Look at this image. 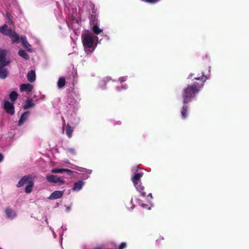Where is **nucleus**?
<instances>
[{
	"mask_svg": "<svg viewBox=\"0 0 249 249\" xmlns=\"http://www.w3.org/2000/svg\"><path fill=\"white\" fill-rule=\"evenodd\" d=\"M46 179L51 183H59L60 184H63L64 183V181L61 178L51 174L46 176Z\"/></svg>",
	"mask_w": 249,
	"mask_h": 249,
	"instance_id": "20e7f679",
	"label": "nucleus"
},
{
	"mask_svg": "<svg viewBox=\"0 0 249 249\" xmlns=\"http://www.w3.org/2000/svg\"><path fill=\"white\" fill-rule=\"evenodd\" d=\"M5 213L8 218H13L16 216V213L9 208L5 210Z\"/></svg>",
	"mask_w": 249,
	"mask_h": 249,
	"instance_id": "f3484780",
	"label": "nucleus"
},
{
	"mask_svg": "<svg viewBox=\"0 0 249 249\" xmlns=\"http://www.w3.org/2000/svg\"><path fill=\"white\" fill-rule=\"evenodd\" d=\"M64 191H55L49 196V199H56L62 197Z\"/></svg>",
	"mask_w": 249,
	"mask_h": 249,
	"instance_id": "6e6552de",
	"label": "nucleus"
},
{
	"mask_svg": "<svg viewBox=\"0 0 249 249\" xmlns=\"http://www.w3.org/2000/svg\"><path fill=\"white\" fill-rule=\"evenodd\" d=\"M126 247V244L125 243H122L120 246H119V249H123Z\"/></svg>",
	"mask_w": 249,
	"mask_h": 249,
	"instance_id": "cd10ccee",
	"label": "nucleus"
},
{
	"mask_svg": "<svg viewBox=\"0 0 249 249\" xmlns=\"http://www.w3.org/2000/svg\"><path fill=\"white\" fill-rule=\"evenodd\" d=\"M137 185L139 186V189L140 190L139 192L141 193V195L144 196L145 193L143 192L144 187L142 186L141 183H139V182H138Z\"/></svg>",
	"mask_w": 249,
	"mask_h": 249,
	"instance_id": "b1692460",
	"label": "nucleus"
},
{
	"mask_svg": "<svg viewBox=\"0 0 249 249\" xmlns=\"http://www.w3.org/2000/svg\"><path fill=\"white\" fill-rule=\"evenodd\" d=\"M27 78L30 82L32 83L34 82L36 80V74L35 71L33 70L30 71L27 73Z\"/></svg>",
	"mask_w": 249,
	"mask_h": 249,
	"instance_id": "dca6fc26",
	"label": "nucleus"
},
{
	"mask_svg": "<svg viewBox=\"0 0 249 249\" xmlns=\"http://www.w3.org/2000/svg\"><path fill=\"white\" fill-rule=\"evenodd\" d=\"M125 80H126V78L124 77H121V78H119V81L121 82L125 81Z\"/></svg>",
	"mask_w": 249,
	"mask_h": 249,
	"instance_id": "7c9ffc66",
	"label": "nucleus"
},
{
	"mask_svg": "<svg viewBox=\"0 0 249 249\" xmlns=\"http://www.w3.org/2000/svg\"><path fill=\"white\" fill-rule=\"evenodd\" d=\"M3 157L1 153H0V162L3 160Z\"/></svg>",
	"mask_w": 249,
	"mask_h": 249,
	"instance_id": "2f4dec72",
	"label": "nucleus"
},
{
	"mask_svg": "<svg viewBox=\"0 0 249 249\" xmlns=\"http://www.w3.org/2000/svg\"><path fill=\"white\" fill-rule=\"evenodd\" d=\"M142 207L143 208H147V207H146V205H145V204H142Z\"/></svg>",
	"mask_w": 249,
	"mask_h": 249,
	"instance_id": "f704fd0d",
	"label": "nucleus"
},
{
	"mask_svg": "<svg viewBox=\"0 0 249 249\" xmlns=\"http://www.w3.org/2000/svg\"><path fill=\"white\" fill-rule=\"evenodd\" d=\"M29 115V112H24L21 116L19 121L18 122V125H21L24 122H25Z\"/></svg>",
	"mask_w": 249,
	"mask_h": 249,
	"instance_id": "ddd939ff",
	"label": "nucleus"
},
{
	"mask_svg": "<svg viewBox=\"0 0 249 249\" xmlns=\"http://www.w3.org/2000/svg\"><path fill=\"white\" fill-rule=\"evenodd\" d=\"M149 196H151V197H152V194H151V193H150V194H149Z\"/></svg>",
	"mask_w": 249,
	"mask_h": 249,
	"instance_id": "79ce46f5",
	"label": "nucleus"
},
{
	"mask_svg": "<svg viewBox=\"0 0 249 249\" xmlns=\"http://www.w3.org/2000/svg\"><path fill=\"white\" fill-rule=\"evenodd\" d=\"M66 134L69 138H71L73 132V129L71 128V126L68 124L66 126Z\"/></svg>",
	"mask_w": 249,
	"mask_h": 249,
	"instance_id": "aec40b11",
	"label": "nucleus"
},
{
	"mask_svg": "<svg viewBox=\"0 0 249 249\" xmlns=\"http://www.w3.org/2000/svg\"><path fill=\"white\" fill-rule=\"evenodd\" d=\"M18 55L23 58L25 59H29V56L28 54L23 50H19L18 51Z\"/></svg>",
	"mask_w": 249,
	"mask_h": 249,
	"instance_id": "412c9836",
	"label": "nucleus"
},
{
	"mask_svg": "<svg viewBox=\"0 0 249 249\" xmlns=\"http://www.w3.org/2000/svg\"><path fill=\"white\" fill-rule=\"evenodd\" d=\"M33 89V86L30 84H23L20 86V89L21 91H25L28 92H31Z\"/></svg>",
	"mask_w": 249,
	"mask_h": 249,
	"instance_id": "9d476101",
	"label": "nucleus"
},
{
	"mask_svg": "<svg viewBox=\"0 0 249 249\" xmlns=\"http://www.w3.org/2000/svg\"><path fill=\"white\" fill-rule=\"evenodd\" d=\"M24 184H27L26 186L25 191L26 193H30L32 191V188L34 186V182L30 180L29 177H23L21 179L19 180L17 186L18 188L23 186Z\"/></svg>",
	"mask_w": 249,
	"mask_h": 249,
	"instance_id": "f03ea898",
	"label": "nucleus"
},
{
	"mask_svg": "<svg viewBox=\"0 0 249 249\" xmlns=\"http://www.w3.org/2000/svg\"><path fill=\"white\" fill-rule=\"evenodd\" d=\"M142 173L138 172L135 174L132 178L133 182L138 191H140V190L139 189V186L137 185L138 182H139L138 181L139 179L142 177Z\"/></svg>",
	"mask_w": 249,
	"mask_h": 249,
	"instance_id": "0eeeda50",
	"label": "nucleus"
},
{
	"mask_svg": "<svg viewBox=\"0 0 249 249\" xmlns=\"http://www.w3.org/2000/svg\"><path fill=\"white\" fill-rule=\"evenodd\" d=\"M117 89H118V90H120V89H118V88H117Z\"/></svg>",
	"mask_w": 249,
	"mask_h": 249,
	"instance_id": "37998d69",
	"label": "nucleus"
},
{
	"mask_svg": "<svg viewBox=\"0 0 249 249\" xmlns=\"http://www.w3.org/2000/svg\"><path fill=\"white\" fill-rule=\"evenodd\" d=\"M134 206L133 205H132V206L131 207L130 209H132L134 208Z\"/></svg>",
	"mask_w": 249,
	"mask_h": 249,
	"instance_id": "58836bf2",
	"label": "nucleus"
},
{
	"mask_svg": "<svg viewBox=\"0 0 249 249\" xmlns=\"http://www.w3.org/2000/svg\"><path fill=\"white\" fill-rule=\"evenodd\" d=\"M34 106L35 104L33 102V101L31 99H28L26 101V103L23 107V108L24 109H26L33 107Z\"/></svg>",
	"mask_w": 249,
	"mask_h": 249,
	"instance_id": "a211bd4d",
	"label": "nucleus"
},
{
	"mask_svg": "<svg viewBox=\"0 0 249 249\" xmlns=\"http://www.w3.org/2000/svg\"><path fill=\"white\" fill-rule=\"evenodd\" d=\"M4 109L7 113L11 115H13L15 113V108L13 103L8 101H4Z\"/></svg>",
	"mask_w": 249,
	"mask_h": 249,
	"instance_id": "39448f33",
	"label": "nucleus"
},
{
	"mask_svg": "<svg viewBox=\"0 0 249 249\" xmlns=\"http://www.w3.org/2000/svg\"><path fill=\"white\" fill-rule=\"evenodd\" d=\"M159 0H145V1L146 2H148L152 3H156L158 1H159Z\"/></svg>",
	"mask_w": 249,
	"mask_h": 249,
	"instance_id": "c85d7f7f",
	"label": "nucleus"
},
{
	"mask_svg": "<svg viewBox=\"0 0 249 249\" xmlns=\"http://www.w3.org/2000/svg\"><path fill=\"white\" fill-rule=\"evenodd\" d=\"M64 172L68 173L69 174H71L72 173V171L71 170L68 169H63V173Z\"/></svg>",
	"mask_w": 249,
	"mask_h": 249,
	"instance_id": "c756f323",
	"label": "nucleus"
},
{
	"mask_svg": "<svg viewBox=\"0 0 249 249\" xmlns=\"http://www.w3.org/2000/svg\"><path fill=\"white\" fill-rule=\"evenodd\" d=\"M53 234L54 237H55L56 235L54 232H53Z\"/></svg>",
	"mask_w": 249,
	"mask_h": 249,
	"instance_id": "4c0bfd02",
	"label": "nucleus"
},
{
	"mask_svg": "<svg viewBox=\"0 0 249 249\" xmlns=\"http://www.w3.org/2000/svg\"><path fill=\"white\" fill-rule=\"evenodd\" d=\"M132 203H133V200H132V199H131V201H130V203L132 204Z\"/></svg>",
	"mask_w": 249,
	"mask_h": 249,
	"instance_id": "ea45409f",
	"label": "nucleus"
},
{
	"mask_svg": "<svg viewBox=\"0 0 249 249\" xmlns=\"http://www.w3.org/2000/svg\"><path fill=\"white\" fill-rule=\"evenodd\" d=\"M12 30L8 28V26L7 25L4 24L1 27H0V33L9 36L12 32Z\"/></svg>",
	"mask_w": 249,
	"mask_h": 249,
	"instance_id": "9b49d317",
	"label": "nucleus"
},
{
	"mask_svg": "<svg viewBox=\"0 0 249 249\" xmlns=\"http://www.w3.org/2000/svg\"><path fill=\"white\" fill-rule=\"evenodd\" d=\"M66 83L65 78L63 77H60L57 81V86L58 88L61 89L63 88Z\"/></svg>",
	"mask_w": 249,
	"mask_h": 249,
	"instance_id": "6ab92c4d",
	"label": "nucleus"
},
{
	"mask_svg": "<svg viewBox=\"0 0 249 249\" xmlns=\"http://www.w3.org/2000/svg\"><path fill=\"white\" fill-rule=\"evenodd\" d=\"M82 43L86 51L91 48L93 43V35L91 33H86L82 36Z\"/></svg>",
	"mask_w": 249,
	"mask_h": 249,
	"instance_id": "7ed1b4c3",
	"label": "nucleus"
},
{
	"mask_svg": "<svg viewBox=\"0 0 249 249\" xmlns=\"http://www.w3.org/2000/svg\"><path fill=\"white\" fill-rule=\"evenodd\" d=\"M9 36L11 37L12 43H15L19 40V35L15 31H12Z\"/></svg>",
	"mask_w": 249,
	"mask_h": 249,
	"instance_id": "4468645a",
	"label": "nucleus"
},
{
	"mask_svg": "<svg viewBox=\"0 0 249 249\" xmlns=\"http://www.w3.org/2000/svg\"><path fill=\"white\" fill-rule=\"evenodd\" d=\"M71 208L70 207H67L66 208V212H69Z\"/></svg>",
	"mask_w": 249,
	"mask_h": 249,
	"instance_id": "72a5a7b5",
	"label": "nucleus"
},
{
	"mask_svg": "<svg viewBox=\"0 0 249 249\" xmlns=\"http://www.w3.org/2000/svg\"><path fill=\"white\" fill-rule=\"evenodd\" d=\"M193 74L191 73V74L189 75V78L193 76Z\"/></svg>",
	"mask_w": 249,
	"mask_h": 249,
	"instance_id": "e433bc0d",
	"label": "nucleus"
},
{
	"mask_svg": "<svg viewBox=\"0 0 249 249\" xmlns=\"http://www.w3.org/2000/svg\"><path fill=\"white\" fill-rule=\"evenodd\" d=\"M20 39L22 41V44L23 47L26 49L29 52H32L33 49L31 45L27 41L26 36H21Z\"/></svg>",
	"mask_w": 249,
	"mask_h": 249,
	"instance_id": "423d86ee",
	"label": "nucleus"
},
{
	"mask_svg": "<svg viewBox=\"0 0 249 249\" xmlns=\"http://www.w3.org/2000/svg\"><path fill=\"white\" fill-rule=\"evenodd\" d=\"M6 55V51L5 50L0 51V64L1 65L6 66L10 62L9 61H6L5 57Z\"/></svg>",
	"mask_w": 249,
	"mask_h": 249,
	"instance_id": "1a4fd4ad",
	"label": "nucleus"
},
{
	"mask_svg": "<svg viewBox=\"0 0 249 249\" xmlns=\"http://www.w3.org/2000/svg\"><path fill=\"white\" fill-rule=\"evenodd\" d=\"M195 79L196 80H199V79L202 80H203L202 82L204 83L206 81V80L207 79V78L204 75H203L201 78L197 77V78H196Z\"/></svg>",
	"mask_w": 249,
	"mask_h": 249,
	"instance_id": "bb28decb",
	"label": "nucleus"
},
{
	"mask_svg": "<svg viewBox=\"0 0 249 249\" xmlns=\"http://www.w3.org/2000/svg\"><path fill=\"white\" fill-rule=\"evenodd\" d=\"M199 91V89L197 87L196 84L191 86H188L184 89L183 97V103L185 105L188 102L191 101V99L195 96V95ZM187 115V107L185 105L183 106L181 111L182 117L183 119L186 118Z\"/></svg>",
	"mask_w": 249,
	"mask_h": 249,
	"instance_id": "f257e3e1",
	"label": "nucleus"
},
{
	"mask_svg": "<svg viewBox=\"0 0 249 249\" xmlns=\"http://www.w3.org/2000/svg\"><path fill=\"white\" fill-rule=\"evenodd\" d=\"M84 184V182L82 181H78L75 182L74 184L73 187L72 188V190L73 191H79L82 188Z\"/></svg>",
	"mask_w": 249,
	"mask_h": 249,
	"instance_id": "2eb2a0df",
	"label": "nucleus"
},
{
	"mask_svg": "<svg viewBox=\"0 0 249 249\" xmlns=\"http://www.w3.org/2000/svg\"><path fill=\"white\" fill-rule=\"evenodd\" d=\"M68 150L69 152H70L71 153H73V154L75 153L74 150L72 149H69Z\"/></svg>",
	"mask_w": 249,
	"mask_h": 249,
	"instance_id": "473e14b6",
	"label": "nucleus"
},
{
	"mask_svg": "<svg viewBox=\"0 0 249 249\" xmlns=\"http://www.w3.org/2000/svg\"><path fill=\"white\" fill-rule=\"evenodd\" d=\"M18 96V94L16 91H12L9 95L10 98L12 102L15 101L17 99Z\"/></svg>",
	"mask_w": 249,
	"mask_h": 249,
	"instance_id": "5701e85b",
	"label": "nucleus"
},
{
	"mask_svg": "<svg viewBox=\"0 0 249 249\" xmlns=\"http://www.w3.org/2000/svg\"><path fill=\"white\" fill-rule=\"evenodd\" d=\"M204 85V83L202 82V83L201 84L200 87H202ZM198 88H200V87H198Z\"/></svg>",
	"mask_w": 249,
	"mask_h": 249,
	"instance_id": "c9c22d12",
	"label": "nucleus"
},
{
	"mask_svg": "<svg viewBox=\"0 0 249 249\" xmlns=\"http://www.w3.org/2000/svg\"><path fill=\"white\" fill-rule=\"evenodd\" d=\"M126 87H125V86L123 87V89H126Z\"/></svg>",
	"mask_w": 249,
	"mask_h": 249,
	"instance_id": "a19ab883",
	"label": "nucleus"
},
{
	"mask_svg": "<svg viewBox=\"0 0 249 249\" xmlns=\"http://www.w3.org/2000/svg\"><path fill=\"white\" fill-rule=\"evenodd\" d=\"M78 170L81 172H85L86 173L88 174L89 175L91 173V170H87L86 169L83 168H78V169H77Z\"/></svg>",
	"mask_w": 249,
	"mask_h": 249,
	"instance_id": "a878e982",
	"label": "nucleus"
},
{
	"mask_svg": "<svg viewBox=\"0 0 249 249\" xmlns=\"http://www.w3.org/2000/svg\"><path fill=\"white\" fill-rule=\"evenodd\" d=\"M3 65L0 64V78L5 79L7 77L8 72L6 69L4 68Z\"/></svg>",
	"mask_w": 249,
	"mask_h": 249,
	"instance_id": "f8f14e48",
	"label": "nucleus"
},
{
	"mask_svg": "<svg viewBox=\"0 0 249 249\" xmlns=\"http://www.w3.org/2000/svg\"><path fill=\"white\" fill-rule=\"evenodd\" d=\"M93 31L95 34L98 35L103 32V30L100 29L97 24H95L93 26Z\"/></svg>",
	"mask_w": 249,
	"mask_h": 249,
	"instance_id": "4be33fe9",
	"label": "nucleus"
},
{
	"mask_svg": "<svg viewBox=\"0 0 249 249\" xmlns=\"http://www.w3.org/2000/svg\"><path fill=\"white\" fill-rule=\"evenodd\" d=\"M51 172L53 173H62L63 168L61 169H53L51 170Z\"/></svg>",
	"mask_w": 249,
	"mask_h": 249,
	"instance_id": "393cba45",
	"label": "nucleus"
}]
</instances>
